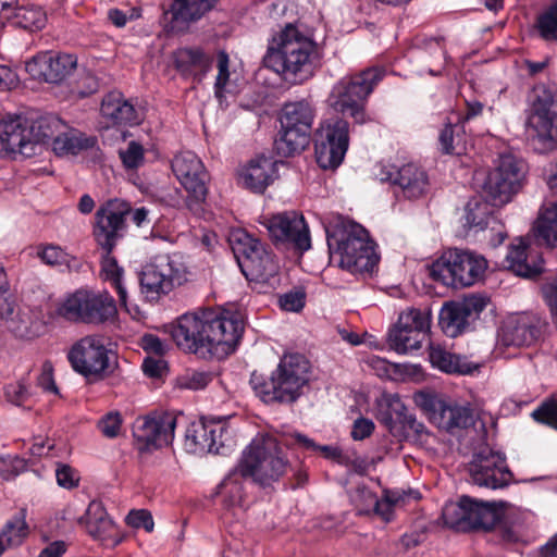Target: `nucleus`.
Wrapping results in <instances>:
<instances>
[{"label":"nucleus","instance_id":"13d9d810","mask_svg":"<svg viewBox=\"0 0 557 557\" xmlns=\"http://www.w3.org/2000/svg\"><path fill=\"white\" fill-rule=\"evenodd\" d=\"M369 366L376 372L380 377L388 380H398L403 376L405 366L399 363L389 362L377 356L369 359Z\"/></svg>","mask_w":557,"mask_h":557},{"label":"nucleus","instance_id":"58836bf2","mask_svg":"<svg viewBox=\"0 0 557 557\" xmlns=\"http://www.w3.org/2000/svg\"><path fill=\"white\" fill-rule=\"evenodd\" d=\"M47 24V13L35 3H20L11 25L29 33L41 30Z\"/></svg>","mask_w":557,"mask_h":557},{"label":"nucleus","instance_id":"b1692460","mask_svg":"<svg viewBox=\"0 0 557 557\" xmlns=\"http://www.w3.org/2000/svg\"><path fill=\"white\" fill-rule=\"evenodd\" d=\"M171 166L188 196L197 202L205 201L208 194L209 173L196 153L183 151L176 154Z\"/></svg>","mask_w":557,"mask_h":557},{"label":"nucleus","instance_id":"9d476101","mask_svg":"<svg viewBox=\"0 0 557 557\" xmlns=\"http://www.w3.org/2000/svg\"><path fill=\"white\" fill-rule=\"evenodd\" d=\"M528 123L542 151L557 148V94L544 84L535 85L528 96Z\"/></svg>","mask_w":557,"mask_h":557},{"label":"nucleus","instance_id":"2f4dec72","mask_svg":"<svg viewBox=\"0 0 557 557\" xmlns=\"http://www.w3.org/2000/svg\"><path fill=\"white\" fill-rule=\"evenodd\" d=\"M466 518L472 520L473 530H492L499 524L505 516L503 503L482 502L467 495H462Z\"/></svg>","mask_w":557,"mask_h":557},{"label":"nucleus","instance_id":"49530a36","mask_svg":"<svg viewBox=\"0 0 557 557\" xmlns=\"http://www.w3.org/2000/svg\"><path fill=\"white\" fill-rule=\"evenodd\" d=\"M442 519L450 529L469 532L473 530L472 520L466 518L465 504H462V496L458 502H448L442 509Z\"/></svg>","mask_w":557,"mask_h":557},{"label":"nucleus","instance_id":"9b49d317","mask_svg":"<svg viewBox=\"0 0 557 557\" xmlns=\"http://www.w3.org/2000/svg\"><path fill=\"white\" fill-rule=\"evenodd\" d=\"M282 132L274 140V150L283 158L302 151L310 141L313 114L309 103L305 101L287 103L280 117Z\"/></svg>","mask_w":557,"mask_h":557},{"label":"nucleus","instance_id":"3c124183","mask_svg":"<svg viewBox=\"0 0 557 557\" xmlns=\"http://www.w3.org/2000/svg\"><path fill=\"white\" fill-rule=\"evenodd\" d=\"M411 496L414 499L421 497L418 491L409 490L408 492L399 490H385L384 498L377 499V505L373 506L372 512L381 516L386 521H389L393 513L394 506L404 503L405 498Z\"/></svg>","mask_w":557,"mask_h":557},{"label":"nucleus","instance_id":"7ed1b4c3","mask_svg":"<svg viewBox=\"0 0 557 557\" xmlns=\"http://www.w3.org/2000/svg\"><path fill=\"white\" fill-rule=\"evenodd\" d=\"M322 223L331 258H338L341 269L363 278L377 272L381 255L369 230L341 214Z\"/></svg>","mask_w":557,"mask_h":557},{"label":"nucleus","instance_id":"bb28decb","mask_svg":"<svg viewBox=\"0 0 557 557\" xmlns=\"http://www.w3.org/2000/svg\"><path fill=\"white\" fill-rule=\"evenodd\" d=\"M29 121L21 115L0 121V157L20 153L30 158L35 156L34 144L29 140Z\"/></svg>","mask_w":557,"mask_h":557},{"label":"nucleus","instance_id":"79ce46f5","mask_svg":"<svg viewBox=\"0 0 557 557\" xmlns=\"http://www.w3.org/2000/svg\"><path fill=\"white\" fill-rule=\"evenodd\" d=\"M466 132L460 123L446 124L438 135V149L444 154L460 156L466 151Z\"/></svg>","mask_w":557,"mask_h":557},{"label":"nucleus","instance_id":"dca6fc26","mask_svg":"<svg viewBox=\"0 0 557 557\" xmlns=\"http://www.w3.org/2000/svg\"><path fill=\"white\" fill-rule=\"evenodd\" d=\"M186 275L187 271L181 263H175L169 256H158L139 272L140 290L146 298L154 300L184 284Z\"/></svg>","mask_w":557,"mask_h":557},{"label":"nucleus","instance_id":"f704fd0d","mask_svg":"<svg viewBox=\"0 0 557 557\" xmlns=\"http://www.w3.org/2000/svg\"><path fill=\"white\" fill-rule=\"evenodd\" d=\"M429 359L434 368L449 374H472L478 370V366L467 357L449 352L438 345L430 344Z\"/></svg>","mask_w":557,"mask_h":557},{"label":"nucleus","instance_id":"5701e85b","mask_svg":"<svg viewBox=\"0 0 557 557\" xmlns=\"http://www.w3.org/2000/svg\"><path fill=\"white\" fill-rule=\"evenodd\" d=\"M77 58L71 53L41 51L26 62V71L38 81L59 84L76 69Z\"/></svg>","mask_w":557,"mask_h":557},{"label":"nucleus","instance_id":"774afa93","mask_svg":"<svg viewBox=\"0 0 557 557\" xmlns=\"http://www.w3.org/2000/svg\"><path fill=\"white\" fill-rule=\"evenodd\" d=\"M57 482L64 488H73L78 485L79 479L75 470L69 465H59L55 470Z\"/></svg>","mask_w":557,"mask_h":557},{"label":"nucleus","instance_id":"0eeeda50","mask_svg":"<svg viewBox=\"0 0 557 557\" xmlns=\"http://www.w3.org/2000/svg\"><path fill=\"white\" fill-rule=\"evenodd\" d=\"M228 244L246 278L270 285L278 282V260L267 244L244 230L233 231Z\"/></svg>","mask_w":557,"mask_h":557},{"label":"nucleus","instance_id":"8fccbe9b","mask_svg":"<svg viewBox=\"0 0 557 557\" xmlns=\"http://www.w3.org/2000/svg\"><path fill=\"white\" fill-rule=\"evenodd\" d=\"M535 230L537 237L542 238L548 246L557 247V201L541 213Z\"/></svg>","mask_w":557,"mask_h":557},{"label":"nucleus","instance_id":"f3484780","mask_svg":"<svg viewBox=\"0 0 557 557\" xmlns=\"http://www.w3.org/2000/svg\"><path fill=\"white\" fill-rule=\"evenodd\" d=\"M129 213L131 203L120 199H110L96 211L92 236L101 250L113 252L126 233Z\"/></svg>","mask_w":557,"mask_h":557},{"label":"nucleus","instance_id":"20e7f679","mask_svg":"<svg viewBox=\"0 0 557 557\" xmlns=\"http://www.w3.org/2000/svg\"><path fill=\"white\" fill-rule=\"evenodd\" d=\"M310 360L302 354H285L270 375L256 371L249 384L256 396L267 405L295 403L310 382Z\"/></svg>","mask_w":557,"mask_h":557},{"label":"nucleus","instance_id":"4468645a","mask_svg":"<svg viewBox=\"0 0 557 557\" xmlns=\"http://www.w3.org/2000/svg\"><path fill=\"white\" fill-rule=\"evenodd\" d=\"M525 175L524 164L515 156L502 154L497 166L490 171L482 184V193L494 207L508 203L519 191Z\"/></svg>","mask_w":557,"mask_h":557},{"label":"nucleus","instance_id":"37998d69","mask_svg":"<svg viewBox=\"0 0 557 557\" xmlns=\"http://www.w3.org/2000/svg\"><path fill=\"white\" fill-rule=\"evenodd\" d=\"M59 126L60 120L54 116H41L29 122V140L34 144L35 154L40 152L42 145L52 144Z\"/></svg>","mask_w":557,"mask_h":557},{"label":"nucleus","instance_id":"cd10ccee","mask_svg":"<svg viewBox=\"0 0 557 557\" xmlns=\"http://www.w3.org/2000/svg\"><path fill=\"white\" fill-rule=\"evenodd\" d=\"M277 177V162L271 157L258 156L239 171V183L255 194H263Z\"/></svg>","mask_w":557,"mask_h":557},{"label":"nucleus","instance_id":"680f3d73","mask_svg":"<svg viewBox=\"0 0 557 557\" xmlns=\"http://www.w3.org/2000/svg\"><path fill=\"white\" fill-rule=\"evenodd\" d=\"M218 75L214 83V95L218 99L223 97L225 86L230 79V58L228 54L221 50L218 52Z\"/></svg>","mask_w":557,"mask_h":557},{"label":"nucleus","instance_id":"052dcab7","mask_svg":"<svg viewBox=\"0 0 557 557\" xmlns=\"http://www.w3.org/2000/svg\"><path fill=\"white\" fill-rule=\"evenodd\" d=\"M14 312V300L10 294V283L7 271L0 264V317L9 319Z\"/></svg>","mask_w":557,"mask_h":557},{"label":"nucleus","instance_id":"f8f14e48","mask_svg":"<svg viewBox=\"0 0 557 557\" xmlns=\"http://www.w3.org/2000/svg\"><path fill=\"white\" fill-rule=\"evenodd\" d=\"M72 369L87 382H98L112 373L110 350L99 335H86L76 341L67 352Z\"/></svg>","mask_w":557,"mask_h":557},{"label":"nucleus","instance_id":"a211bd4d","mask_svg":"<svg viewBox=\"0 0 557 557\" xmlns=\"http://www.w3.org/2000/svg\"><path fill=\"white\" fill-rule=\"evenodd\" d=\"M487 306L483 296L472 295L462 300H451L443 305L438 313L442 332L451 338L474 330V323Z\"/></svg>","mask_w":557,"mask_h":557},{"label":"nucleus","instance_id":"e433bc0d","mask_svg":"<svg viewBox=\"0 0 557 557\" xmlns=\"http://www.w3.org/2000/svg\"><path fill=\"white\" fill-rule=\"evenodd\" d=\"M116 314L114 298L108 292L90 293L88 310L79 323L99 325L103 324Z\"/></svg>","mask_w":557,"mask_h":557},{"label":"nucleus","instance_id":"72a5a7b5","mask_svg":"<svg viewBox=\"0 0 557 557\" xmlns=\"http://www.w3.org/2000/svg\"><path fill=\"white\" fill-rule=\"evenodd\" d=\"M78 523L85 525L88 534L96 540L110 537L115 529V524L109 517L102 502L96 499L89 503L85 515L78 519Z\"/></svg>","mask_w":557,"mask_h":557},{"label":"nucleus","instance_id":"ddd939ff","mask_svg":"<svg viewBox=\"0 0 557 557\" xmlns=\"http://www.w3.org/2000/svg\"><path fill=\"white\" fill-rule=\"evenodd\" d=\"M315 164L322 170L336 171L349 149V123L339 116L326 119L315 129Z\"/></svg>","mask_w":557,"mask_h":557},{"label":"nucleus","instance_id":"864d4df0","mask_svg":"<svg viewBox=\"0 0 557 557\" xmlns=\"http://www.w3.org/2000/svg\"><path fill=\"white\" fill-rule=\"evenodd\" d=\"M38 256L46 264L65 267L67 271L77 270L79 263L75 257L54 245L46 246Z\"/></svg>","mask_w":557,"mask_h":557},{"label":"nucleus","instance_id":"de8ad7c7","mask_svg":"<svg viewBox=\"0 0 557 557\" xmlns=\"http://www.w3.org/2000/svg\"><path fill=\"white\" fill-rule=\"evenodd\" d=\"M25 518V510L22 509L10 518L2 527L0 533L3 535L9 547L20 546L27 537L29 529Z\"/></svg>","mask_w":557,"mask_h":557},{"label":"nucleus","instance_id":"6ab92c4d","mask_svg":"<svg viewBox=\"0 0 557 557\" xmlns=\"http://www.w3.org/2000/svg\"><path fill=\"white\" fill-rule=\"evenodd\" d=\"M275 245L283 244L302 256L311 248L310 228L302 214L285 211L267 218L263 222Z\"/></svg>","mask_w":557,"mask_h":557},{"label":"nucleus","instance_id":"603ef678","mask_svg":"<svg viewBox=\"0 0 557 557\" xmlns=\"http://www.w3.org/2000/svg\"><path fill=\"white\" fill-rule=\"evenodd\" d=\"M350 503L354 505L358 515H369L373 506L377 505V495L364 483H358L348 491Z\"/></svg>","mask_w":557,"mask_h":557},{"label":"nucleus","instance_id":"338daca9","mask_svg":"<svg viewBox=\"0 0 557 557\" xmlns=\"http://www.w3.org/2000/svg\"><path fill=\"white\" fill-rule=\"evenodd\" d=\"M4 394L8 401L16 406H22L29 398L26 385L21 382L8 385L4 389Z\"/></svg>","mask_w":557,"mask_h":557},{"label":"nucleus","instance_id":"4be33fe9","mask_svg":"<svg viewBox=\"0 0 557 557\" xmlns=\"http://www.w3.org/2000/svg\"><path fill=\"white\" fill-rule=\"evenodd\" d=\"M470 473L476 485L493 490L506 487L513 480L506 455L488 447L473 456Z\"/></svg>","mask_w":557,"mask_h":557},{"label":"nucleus","instance_id":"2eb2a0df","mask_svg":"<svg viewBox=\"0 0 557 557\" xmlns=\"http://www.w3.org/2000/svg\"><path fill=\"white\" fill-rule=\"evenodd\" d=\"M431 310L409 308L403 311L397 323L388 331L389 347L398 354H414L429 338L431 327Z\"/></svg>","mask_w":557,"mask_h":557},{"label":"nucleus","instance_id":"393cba45","mask_svg":"<svg viewBox=\"0 0 557 557\" xmlns=\"http://www.w3.org/2000/svg\"><path fill=\"white\" fill-rule=\"evenodd\" d=\"M545 326V321L535 314H518L503 324L498 332V341L507 347L531 346L540 339Z\"/></svg>","mask_w":557,"mask_h":557},{"label":"nucleus","instance_id":"1a4fd4ad","mask_svg":"<svg viewBox=\"0 0 557 557\" xmlns=\"http://www.w3.org/2000/svg\"><path fill=\"white\" fill-rule=\"evenodd\" d=\"M413 401L437 429L455 434L473 425V411L432 391H419L413 394Z\"/></svg>","mask_w":557,"mask_h":557},{"label":"nucleus","instance_id":"6e6552de","mask_svg":"<svg viewBox=\"0 0 557 557\" xmlns=\"http://www.w3.org/2000/svg\"><path fill=\"white\" fill-rule=\"evenodd\" d=\"M487 268L484 257L469 250L454 248L444 252L430 267V277L445 286H472L483 277Z\"/></svg>","mask_w":557,"mask_h":557},{"label":"nucleus","instance_id":"423d86ee","mask_svg":"<svg viewBox=\"0 0 557 557\" xmlns=\"http://www.w3.org/2000/svg\"><path fill=\"white\" fill-rule=\"evenodd\" d=\"M383 65L370 66L356 75L343 77L329 96L330 106L338 113L348 114L357 124L369 121L364 102L375 86L385 77Z\"/></svg>","mask_w":557,"mask_h":557},{"label":"nucleus","instance_id":"473e14b6","mask_svg":"<svg viewBox=\"0 0 557 557\" xmlns=\"http://www.w3.org/2000/svg\"><path fill=\"white\" fill-rule=\"evenodd\" d=\"M212 58L200 48H182L174 54L175 69L183 76H193L197 81L211 69Z\"/></svg>","mask_w":557,"mask_h":557},{"label":"nucleus","instance_id":"7c9ffc66","mask_svg":"<svg viewBox=\"0 0 557 557\" xmlns=\"http://www.w3.org/2000/svg\"><path fill=\"white\" fill-rule=\"evenodd\" d=\"M100 113L108 126H126L138 123L135 107L119 91H110L103 97Z\"/></svg>","mask_w":557,"mask_h":557},{"label":"nucleus","instance_id":"c85d7f7f","mask_svg":"<svg viewBox=\"0 0 557 557\" xmlns=\"http://www.w3.org/2000/svg\"><path fill=\"white\" fill-rule=\"evenodd\" d=\"M505 262L510 271L522 277L536 276L544 270V261L540 253L522 238L508 248Z\"/></svg>","mask_w":557,"mask_h":557},{"label":"nucleus","instance_id":"aec40b11","mask_svg":"<svg viewBox=\"0 0 557 557\" xmlns=\"http://www.w3.org/2000/svg\"><path fill=\"white\" fill-rule=\"evenodd\" d=\"M231 442L228 429L221 420H200L187 426L184 446L191 454L227 455Z\"/></svg>","mask_w":557,"mask_h":557},{"label":"nucleus","instance_id":"ea45409f","mask_svg":"<svg viewBox=\"0 0 557 557\" xmlns=\"http://www.w3.org/2000/svg\"><path fill=\"white\" fill-rule=\"evenodd\" d=\"M491 206L492 203L486 198L478 196L470 198L465 207L463 226L469 230H485L490 220L493 219Z\"/></svg>","mask_w":557,"mask_h":557},{"label":"nucleus","instance_id":"4c0bfd02","mask_svg":"<svg viewBox=\"0 0 557 557\" xmlns=\"http://www.w3.org/2000/svg\"><path fill=\"white\" fill-rule=\"evenodd\" d=\"M96 144L97 138L95 136H87L77 129L71 128L58 133L52 141V150L57 156H76L82 151L91 149Z\"/></svg>","mask_w":557,"mask_h":557},{"label":"nucleus","instance_id":"a19ab883","mask_svg":"<svg viewBox=\"0 0 557 557\" xmlns=\"http://www.w3.org/2000/svg\"><path fill=\"white\" fill-rule=\"evenodd\" d=\"M90 293L91 290L81 288L69 295L58 306V315L66 321L79 323L83 315L88 310Z\"/></svg>","mask_w":557,"mask_h":557},{"label":"nucleus","instance_id":"a878e982","mask_svg":"<svg viewBox=\"0 0 557 557\" xmlns=\"http://www.w3.org/2000/svg\"><path fill=\"white\" fill-rule=\"evenodd\" d=\"M376 175L381 182L397 185L408 199L421 197L429 184L425 171L414 163H407L400 168L393 164L381 165Z\"/></svg>","mask_w":557,"mask_h":557},{"label":"nucleus","instance_id":"e2e57ef3","mask_svg":"<svg viewBox=\"0 0 557 557\" xmlns=\"http://www.w3.org/2000/svg\"><path fill=\"white\" fill-rule=\"evenodd\" d=\"M122 426V417L119 412H109L103 416L98 422L100 432L109 438H114L119 435Z\"/></svg>","mask_w":557,"mask_h":557},{"label":"nucleus","instance_id":"5fc2aeb1","mask_svg":"<svg viewBox=\"0 0 557 557\" xmlns=\"http://www.w3.org/2000/svg\"><path fill=\"white\" fill-rule=\"evenodd\" d=\"M535 27L543 40L557 41V5L554 2L537 16Z\"/></svg>","mask_w":557,"mask_h":557},{"label":"nucleus","instance_id":"c9c22d12","mask_svg":"<svg viewBox=\"0 0 557 557\" xmlns=\"http://www.w3.org/2000/svg\"><path fill=\"white\" fill-rule=\"evenodd\" d=\"M213 0H172L165 15H169V24L172 30L187 29L191 24L196 12L209 7Z\"/></svg>","mask_w":557,"mask_h":557},{"label":"nucleus","instance_id":"f257e3e1","mask_svg":"<svg viewBox=\"0 0 557 557\" xmlns=\"http://www.w3.org/2000/svg\"><path fill=\"white\" fill-rule=\"evenodd\" d=\"M282 445L293 449L313 450V440L298 431L284 433L278 438L270 434L255 437L244 449L237 465L216 487V494L221 496L225 509L244 505L247 479L263 488L278 481L288 466Z\"/></svg>","mask_w":557,"mask_h":557},{"label":"nucleus","instance_id":"bf43d9fd","mask_svg":"<svg viewBox=\"0 0 557 557\" xmlns=\"http://www.w3.org/2000/svg\"><path fill=\"white\" fill-rule=\"evenodd\" d=\"M120 159L126 170H136L144 164L145 150L141 144L132 140L125 150L119 151Z\"/></svg>","mask_w":557,"mask_h":557},{"label":"nucleus","instance_id":"0e129e2a","mask_svg":"<svg viewBox=\"0 0 557 557\" xmlns=\"http://www.w3.org/2000/svg\"><path fill=\"white\" fill-rule=\"evenodd\" d=\"M126 523L135 529H145L147 532H152L154 523L150 511L146 509H133L126 517Z\"/></svg>","mask_w":557,"mask_h":557},{"label":"nucleus","instance_id":"f03ea898","mask_svg":"<svg viewBox=\"0 0 557 557\" xmlns=\"http://www.w3.org/2000/svg\"><path fill=\"white\" fill-rule=\"evenodd\" d=\"M245 329L243 315L223 307L199 308L180 315L171 324L176 346L200 359H224L240 343Z\"/></svg>","mask_w":557,"mask_h":557},{"label":"nucleus","instance_id":"a18cd8bd","mask_svg":"<svg viewBox=\"0 0 557 557\" xmlns=\"http://www.w3.org/2000/svg\"><path fill=\"white\" fill-rule=\"evenodd\" d=\"M101 257V273L106 281H109L115 289L120 302L126 305L127 293L123 285V268L117 264V260L112 256V252L102 250Z\"/></svg>","mask_w":557,"mask_h":557},{"label":"nucleus","instance_id":"09e8293b","mask_svg":"<svg viewBox=\"0 0 557 557\" xmlns=\"http://www.w3.org/2000/svg\"><path fill=\"white\" fill-rule=\"evenodd\" d=\"M405 419H400L396 425L391 428V434L398 441H419L426 433L425 425L419 422L414 414L408 410L404 414Z\"/></svg>","mask_w":557,"mask_h":557},{"label":"nucleus","instance_id":"39448f33","mask_svg":"<svg viewBox=\"0 0 557 557\" xmlns=\"http://www.w3.org/2000/svg\"><path fill=\"white\" fill-rule=\"evenodd\" d=\"M313 40L302 35L294 24H286L271 40L262 64L289 84L301 81L299 74L309 63Z\"/></svg>","mask_w":557,"mask_h":557},{"label":"nucleus","instance_id":"412c9836","mask_svg":"<svg viewBox=\"0 0 557 557\" xmlns=\"http://www.w3.org/2000/svg\"><path fill=\"white\" fill-rule=\"evenodd\" d=\"M176 417L169 411L153 412L136 420L133 436L141 451L169 446L174 438Z\"/></svg>","mask_w":557,"mask_h":557},{"label":"nucleus","instance_id":"4d7b16f0","mask_svg":"<svg viewBox=\"0 0 557 557\" xmlns=\"http://www.w3.org/2000/svg\"><path fill=\"white\" fill-rule=\"evenodd\" d=\"M531 416L536 422L557 430V396L544 400Z\"/></svg>","mask_w":557,"mask_h":557},{"label":"nucleus","instance_id":"c03bdc74","mask_svg":"<svg viewBox=\"0 0 557 557\" xmlns=\"http://www.w3.org/2000/svg\"><path fill=\"white\" fill-rule=\"evenodd\" d=\"M407 407L398 395H387L382 398L377 405V420L391 432V428L396 425L404 414Z\"/></svg>","mask_w":557,"mask_h":557},{"label":"nucleus","instance_id":"6e6d98bb","mask_svg":"<svg viewBox=\"0 0 557 557\" xmlns=\"http://www.w3.org/2000/svg\"><path fill=\"white\" fill-rule=\"evenodd\" d=\"M213 380V373L210 371L188 370L177 377V384L181 388L201 389Z\"/></svg>","mask_w":557,"mask_h":557},{"label":"nucleus","instance_id":"69168bd1","mask_svg":"<svg viewBox=\"0 0 557 557\" xmlns=\"http://www.w3.org/2000/svg\"><path fill=\"white\" fill-rule=\"evenodd\" d=\"M305 300L302 290H290L280 296L278 305L285 311L298 312L304 308Z\"/></svg>","mask_w":557,"mask_h":557},{"label":"nucleus","instance_id":"c756f323","mask_svg":"<svg viewBox=\"0 0 557 557\" xmlns=\"http://www.w3.org/2000/svg\"><path fill=\"white\" fill-rule=\"evenodd\" d=\"M505 262L510 271L522 277L536 276L544 270V261L540 253L522 238L508 248Z\"/></svg>","mask_w":557,"mask_h":557}]
</instances>
